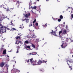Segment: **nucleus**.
<instances>
[{"instance_id":"nucleus-1","label":"nucleus","mask_w":73,"mask_h":73,"mask_svg":"<svg viewBox=\"0 0 73 73\" xmlns=\"http://www.w3.org/2000/svg\"><path fill=\"white\" fill-rule=\"evenodd\" d=\"M47 62V60L44 61L43 60H39L38 61L36 60H35V61H33L31 63L33 65H41V63H46Z\"/></svg>"},{"instance_id":"nucleus-2","label":"nucleus","mask_w":73,"mask_h":73,"mask_svg":"<svg viewBox=\"0 0 73 73\" xmlns=\"http://www.w3.org/2000/svg\"><path fill=\"white\" fill-rule=\"evenodd\" d=\"M3 20H1V19H0V34L4 33V32H6V28H7V27L3 26L1 24V21Z\"/></svg>"},{"instance_id":"nucleus-3","label":"nucleus","mask_w":73,"mask_h":73,"mask_svg":"<svg viewBox=\"0 0 73 73\" xmlns=\"http://www.w3.org/2000/svg\"><path fill=\"white\" fill-rule=\"evenodd\" d=\"M7 17H5L4 15L2 14L1 15V16L0 19H1V20H3L6 18H7Z\"/></svg>"},{"instance_id":"nucleus-4","label":"nucleus","mask_w":73,"mask_h":73,"mask_svg":"<svg viewBox=\"0 0 73 73\" xmlns=\"http://www.w3.org/2000/svg\"><path fill=\"white\" fill-rule=\"evenodd\" d=\"M50 34L51 35H53L54 36H57V35H56V31H53V30H52V32L50 33Z\"/></svg>"},{"instance_id":"nucleus-5","label":"nucleus","mask_w":73,"mask_h":73,"mask_svg":"<svg viewBox=\"0 0 73 73\" xmlns=\"http://www.w3.org/2000/svg\"><path fill=\"white\" fill-rule=\"evenodd\" d=\"M22 20L23 21H24L25 20L26 24L28 23V22L29 21V19L27 18H25V19H23Z\"/></svg>"},{"instance_id":"nucleus-6","label":"nucleus","mask_w":73,"mask_h":73,"mask_svg":"<svg viewBox=\"0 0 73 73\" xmlns=\"http://www.w3.org/2000/svg\"><path fill=\"white\" fill-rule=\"evenodd\" d=\"M30 15H31L30 13H29L28 15L26 14V15H24V16H25L26 18L28 19V16H30Z\"/></svg>"},{"instance_id":"nucleus-7","label":"nucleus","mask_w":73,"mask_h":73,"mask_svg":"<svg viewBox=\"0 0 73 73\" xmlns=\"http://www.w3.org/2000/svg\"><path fill=\"white\" fill-rule=\"evenodd\" d=\"M5 63L4 62H2L0 64V66L1 67H3Z\"/></svg>"},{"instance_id":"nucleus-8","label":"nucleus","mask_w":73,"mask_h":73,"mask_svg":"<svg viewBox=\"0 0 73 73\" xmlns=\"http://www.w3.org/2000/svg\"><path fill=\"white\" fill-rule=\"evenodd\" d=\"M66 30H64L62 31V33L63 34H66Z\"/></svg>"},{"instance_id":"nucleus-9","label":"nucleus","mask_w":73,"mask_h":73,"mask_svg":"<svg viewBox=\"0 0 73 73\" xmlns=\"http://www.w3.org/2000/svg\"><path fill=\"white\" fill-rule=\"evenodd\" d=\"M4 50V48H3L2 47L0 49V54H1L2 53V51Z\"/></svg>"},{"instance_id":"nucleus-10","label":"nucleus","mask_w":73,"mask_h":73,"mask_svg":"<svg viewBox=\"0 0 73 73\" xmlns=\"http://www.w3.org/2000/svg\"><path fill=\"white\" fill-rule=\"evenodd\" d=\"M6 52H7V50H4L3 51V54H6Z\"/></svg>"},{"instance_id":"nucleus-11","label":"nucleus","mask_w":73,"mask_h":73,"mask_svg":"<svg viewBox=\"0 0 73 73\" xmlns=\"http://www.w3.org/2000/svg\"><path fill=\"white\" fill-rule=\"evenodd\" d=\"M69 39L68 38H66V39L65 40V42H68V41H69Z\"/></svg>"},{"instance_id":"nucleus-12","label":"nucleus","mask_w":73,"mask_h":73,"mask_svg":"<svg viewBox=\"0 0 73 73\" xmlns=\"http://www.w3.org/2000/svg\"><path fill=\"white\" fill-rule=\"evenodd\" d=\"M32 55H36V54H37V52H32Z\"/></svg>"},{"instance_id":"nucleus-13","label":"nucleus","mask_w":73,"mask_h":73,"mask_svg":"<svg viewBox=\"0 0 73 73\" xmlns=\"http://www.w3.org/2000/svg\"><path fill=\"white\" fill-rule=\"evenodd\" d=\"M68 61H69V62H70V63L73 62V60L72 59L68 60Z\"/></svg>"},{"instance_id":"nucleus-14","label":"nucleus","mask_w":73,"mask_h":73,"mask_svg":"<svg viewBox=\"0 0 73 73\" xmlns=\"http://www.w3.org/2000/svg\"><path fill=\"white\" fill-rule=\"evenodd\" d=\"M67 64L69 66V68H70L71 69L70 70H72V66H70L69 65V63H68V62L67 63Z\"/></svg>"},{"instance_id":"nucleus-15","label":"nucleus","mask_w":73,"mask_h":73,"mask_svg":"<svg viewBox=\"0 0 73 73\" xmlns=\"http://www.w3.org/2000/svg\"><path fill=\"white\" fill-rule=\"evenodd\" d=\"M19 28H24V26L23 25H20V27H19Z\"/></svg>"},{"instance_id":"nucleus-16","label":"nucleus","mask_w":73,"mask_h":73,"mask_svg":"<svg viewBox=\"0 0 73 73\" xmlns=\"http://www.w3.org/2000/svg\"><path fill=\"white\" fill-rule=\"evenodd\" d=\"M9 25H12V26H14V25H15V24L13 23L11 21V24Z\"/></svg>"},{"instance_id":"nucleus-17","label":"nucleus","mask_w":73,"mask_h":73,"mask_svg":"<svg viewBox=\"0 0 73 73\" xmlns=\"http://www.w3.org/2000/svg\"><path fill=\"white\" fill-rule=\"evenodd\" d=\"M20 38H20V36H17V38H16L17 40H19V39H20Z\"/></svg>"},{"instance_id":"nucleus-18","label":"nucleus","mask_w":73,"mask_h":73,"mask_svg":"<svg viewBox=\"0 0 73 73\" xmlns=\"http://www.w3.org/2000/svg\"><path fill=\"white\" fill-rule=\"evenodd\" d=\"M5 66L6 67H7V68H8V67L9 66L8 65H7V63H5Z\"/></svg>"},{"instance_id":"nucleus-19","label":"nucleus","mask_w":73,"mask_h":73,"mask_svg":"<svg viewBox=\"0 0 73 73\" xmlns=\"http://www.w3.org/2000/svg\"><path fill=\"white\" fill-rule=\"evenodd\" d=\"M65 44H66V45L67 44H65V43H62V44L61 45V46H67V45H65Z\"/></svg>"},{"instance_id":"nucleus-20","label":"nucleus","mask_w":73,"mask_h":73,"mask_svg":"<svg viewBox=\"0 0 73 73\" xmlns=\"http://www.w3.org/2000/svg\"><path fill=\"white\" fill-rule=\"evenodd\" d=\"M14 30L15 31H16V29L15 28H12L10 30V31H13Z\"/></svg>"},{"instance_id":"nucleus-21","label":"nucleus","mask_w":73,"mask_h":73,"mask_svg":"<svg viewBox=\"0 0 73 73\" xmlns=\"http://www.w3.org/2000/svg\"><path fill=\"white\" fill-rule=\"evenodd\" d=\"M25 44H29V42L27 40H26L25 41Z\"/></svg>"},{"instance_id":"nucleus-22","label":"nucleus","mask_w":73,"mask_h":73,"mask_svg":"<svg viewBox=\"0 0 73 73\" xmlns=\"http://www.w3.org/2000/svg\"><path fill=\"white\" fill-rule=\"evenodd\" d=\"M31 7L32 9H36L37 8V7H36V6H35L34 7H32V6H31Z\"/></svg>"},{"instance_id":"nucleus-23","label":"nucleus","mask_w":73,"mask_h":73,"mask_svg":"<svg viewBox=\"0 0 73 73\" xmlns=\"http://www.w3.org/2000/svg\"><path fill=\"white\" fill-rule=\"evenodd\" d=\"M17 3L16 4V5H17V3L18 4H20V3H21V2H19V1H18L17 2Z\"/></svg>"},{"instance_id":"nucleus-24","label":"nucleus","mask_w":73,"mask_h":73,"mask_svg":"<svg viewBox=\"0 0 73 73\" xmlns=\"http://www.w3.org/2000/svg\"><path fill=\"white\" fill-rule=\"evenodd\" d=\"M60 19H63V16L62 15H61L60 16Z\"/></svg>"},{"instance_id":"nucleus-25","label":"nucleus","mask_w":73,"mask_h":73,"mask_svg":"<svg viewBox=\"0 0 73 73\" xmlns=\"http://www.w3.org/2000/svg\"><path fill=\"white\" fill-rule=\"evenodd\" d=\"M40 71H41L42 72H43V71H44V70L42 69H40Z\"/></svg>"},{"instance_id":"nucleus-26","label":"nucleus","mask_w":73,"mask_h":73,"mask_svg":"<svg viewBox=\"0 0 73 73\" xmlns=\"http://www.w3.org/2000/svg\"><path fill=\"white\" fill-rule=\"evenodd\" d=\"M16 44H19V42L17 41L15 43Z\"/></svg>"},{"instance_id":"nucleus-27","label":"nucleus","mask_w":73,"mask_h":73,"mask_svg":"<svg viewBox=\"0 0 73 73\" xmlns=\"http://www.w3.org/2000/svg\"><path fill=\"white\" fill-rule=\"evenodd\" d=\"M43 26L44 27V28H45L47 27V25H46V24L44 25H43Z\"/></svg>"},{"instance_id":"nucleus-28","label":"nucleus","mask_w":73,"mask_h":73,"mask_svg":"<svg viewBox=\"0 0 73 73\" xmlns=\"http://www.w3.org/2000/svg\"><path fill=\"white\" fill-rule=\"evenodd\" d=\"M58 21L59 22H60V21H61V19L60 18L59 19H58Z\"/></svg>"},{"instance_id":"nucleus-29","label":"nucleus","mask_w":73,"mask_h":73,"mask_svg":"<svg viewBox=\"0 0 73 73\" xmlns=\"http://www.w3.org/2000/svg\"><path fill=\"white\" fill-rule=\"evenodd\" d=\"M7 11V12H9V11H11V10H9V8H7V9L6 10Z\"/></svg>"},{"instance_id":"nucleus-30","label":"nucleus","mask_w":73,"mask_h":73,"mask_svg":"<svg viewBox=\"0 0 73 73\" xmlns=\"http://www.w3.org/2000/svg\"><path fill=\"white\" fill-rule=\"evenodd\" d=\"M32 46L34 48H36V49L38 47V46H37V47H36L35 46Z\"/></svg>"},{"instance_id":"nucleus-31","label":"nucleus","mask_w":73,"mask_h":73,"mask_svg":"<svg viewBox=\"0 0 73 73\" xmlns=\"http://www.w3.org/2000/svg\"><path fill=\"white\" fill-rule=\"evenodd\" d=\"M33 58H32L30 59V61L31 62V63H32V62L33 61Z\"/></svg>"},{"instance_id":"nucleus-32","label":"nucleus","mask_w":73,"mask_h":73,"mask_svg":"<svg viewBox=\"0 0 73 73\" xmlns=\"http://www.w3.org/2000/svg\"><path fill=\"white\" fill-rule=\"evenodd\" d=\"M26 48L28 49H30L31 47H30V46H27Z\"/></svg>"},{"instance_id":"nucleus-33","label":"nucleus","mask_w":73,"mask_h":73,"mask_svg":"<svg viewBox=\"0 0 73 73\" xmlns=\"http://www.w3.org/2000/svg\"><path fill=\"white\" fill-rule=\"evenodd\" d=\"M70 54H73V50H72L70 52Z\"/></svg>"},{"instance_id":"nucleus-34","label":"nucleus","mask_w":73,"mask_h":73,"mask_svg":"<svg viewBox=\"0 0 73 73\" xmlns=\"http://www.w3.org/2000/svg\"><path fill=\"white\" fill-rule=\"evenodd\" d=\"M35 37H35V35H33V36H32V38H35Z\"/></svg>"},{"instance_id":"nucleus-35","label":"nucleus","mask_w":73,"mask_h":73,"mask_svg":"<svg viewBox=\"0 0 73 73\" xmlns=\"http://www.w3.org/2000/svg\"><path fill=\"white\" fill-rule=\"evenodd\" d=\"M36 21V19H35L33 21V24H34V23H35Z\"/></svg>"},{"instance_id":"nucleus-36","label":"nucleus","mask_w":73,"mask_h":73,"mask_svg":"<svg viewBox=\"0 0 73 73\" xmlns=\"http://www.w3.org/2000/svg\"><path fill=\"white\" fill-rule=\"evenodd\" d=\"M16 72H18V73H19V72H20V70H18L17 69H16Z\"/></svg>"},{"instance_id":"nucleus-37","label":"nucleus","mask_w":73,"mask_h":73,"mask_svg":"<svg viewBox=\"0 0 73 73\" xmlns=\"http://www.w3.org/2000/svg\"><path fill=\"white\" fill-rule=\"evenodd\" d=\"M26 61L27 62H29V59L28 60H26Z\"/></svg>"},{"instance_id":"nucleus-38","label":"nucleus","mask_w":73,"mask_h":73,"mask_svg":"<svg viewBox=\"0 0 73 73\" xmlns=\"http://www.w3.org/2000/svg\"><path fill=\"white\" fill-rule=\"evenodd\" d=\"M65 46H61V48H65Z\"/></svg>"},{"instance_id":"nucleus-39","label":"nucleus","mask_w":73,"mask_h":73,"mask_svg":"<svg viewBox=\"0 0 73 73\" xmlns=\"http://www.w3.org/2000/svg\"><path fill=\"white\" fill-rule=\"evenodd\" d=\"M29 32H33L34 31H32V30H31L29 29Z\"/></svg>"},{"instance_id":"nucleus-40","label":"nucleus","mask_w":73,"mask_h":73,"mask_svg":"<svg viewBox=\"0 0 73 73\" xmlns=\"http://www.w3.org/2000/svg\"><path fill=\"white\" fill-rule=\"evenodd\" d=\"M17 49H20V46H17Z\"/></svg>"},{"instance_id":"nucleus-41","label":"nucleus","mask_w":73,"mask_h":73,"mask_svg":"<svg viewBox=\"0 0 73 73\" xmlns=\"http://www.w3.org/2000/svg\"><path fill=\"white\" fill-rule=\"evenodd\" d=\"M61 33H62V31H60L59 32V34L60 35V34H61Z\"/></svg>"},{"instance_id":"nucleus-42","label":"nucleus","mask_w":73,"mask_h":73,"mask_svg":"<svg viewBox=\"0 0 73 73\" xmlns=\"http://www.w3.org/2000/svg\"><path fill=\"white\" fill-rule=\"evenodd\" d=\"M35 25L36 26H38V23H36L35 24Z\"/></svg>"},{"instance_id":"nucleus-43","label":"nucleus","mask_w":73,"mask_h":73,"mask_svg":"<svg viewBox=\"0 0 73 73\" xmlns=\"http://www.w3.org/2000/svg\"><path fill=\"white\" fill-rule=\"evenodd\" d=\"M19 50L18 49L17 50V51L16 52L17 53H19Z\"/></svg>"},{"instance_id":"nucleus-44","label":"nucleus","mask_w":73,"mask_h":73,"mask_svg":"<svg viewBox=\"0 0 73 73\" xmlns=\"http://www.w3.org/2000/svg\"><path fill=\"white\" fill-rule=\"evenodd\" d=\"M20 6V4H18V5H17V8H19V6Z\"/></svg>"},{"instance_id":"nucleus-45","label":"nucleus","mask_w":73,"mask_h":73,"mask_svg":"<svg viewBox=\"0 0 73 73\" xmlns=\"http://www.w3.org/2000/svg\"><path fill=\"white\" fill-rule=\"evenodd\" d=\"M32 26V24H31V25H29V27H31V26Z\"/></svg>"},{"instance_id":"nucleus-46","label":"nucleus","mask_w":73,"mask_h":73,"mask_svg":"<svg viewBox=\"0 0 73 73\" xmlns=\"http://www.w3.org/2000/svg\"><path fill=\"white\" fill-rule=\"evenodd\" d=\"M6 29H7V30H8L9 31V30H10V29H9V28H7Z\"/></svg>"},{"instance_id":"nucleus-47","label":"nucleus","mask_w":73,"mask_h":73,"mask_svg":"<svg viewBox=\"0 0 73 73\" xmlns=\"http://www.w3.org/2000/svg\"><path fill=\"white\" fill-rule=\"evenodd\" d=\"M10 9H11V10H13V8H10Z\"/></svg>"},{"instance_id":"nucleus-48","label":"nucleus","mask_w":73,"mask_h":73,"mask_svg":"<svg viewBox=\"0 0 73 73\" xmlns=\"http://www.w3.org/2000/svg\"><path fill=\"white\" fill-rule=\"evenodd\" d=\"M59 35H60V36H59L60 37V38H61V37H62V36L60 35V34Z\"/></svg>"},{"instance_id":"nucleus-49","label":"nucleus","mask_w":73,"mask_h":73,"mask_svg":"<svg viewBox=\"0 0 73 73\" xmlns=\"http://www.w3.org/2000/svg\"><path fill=\"white\" fill-rule=\"evenodd\" d=\"M31 7V5H30L29 7V9H31V7Z\"/></svg>"},{"instance_id":"nucleus-50","label":"nucleus","mask_w":73,"mask_h":73,"mask_svg":"<svg viewBox=\"0 0 73 73\" xmlns=\"http://www.w3.org/2000/svg\"><path fill=\"white\" fill-rule=\"evenodd\" d=\"M33 27H35V25H34V24H33Z\"/></svg>"},{"instance_id":"nucleus-51","label":"nucleus","mask_w":73,"mask_h":73,"mask_svg":"<svg viewBox=\"0 0 73 73\" xmlns=\"http://www.w3.org/2000/svg\"><path fill=\"white\" fill-rule=\"evenodd\" d=\"M71 16L72 18H73V14Z\"/></svg>"},{"instance_id":"nucleus-52","label":"nucleus","mask_w":73,"mask_h":73,"mask_svg":"<svg viewBox=\"0 0 73 73\" xmlns=\"http://www.w3.org/2000/svg\"><path fill=\"white\" fill-rule=\"evenodd\" d=\"M46 43H45L44 44V45H46Z\"/></svg>"},{"instance_id":"nucleus-53","label":"nucleus","mask_w":73,"mask_h":73,"mask_svg":"<svg viewBox=\"0 0 73 73\" xmlns=\"http://www.w3.org/2000/svg\"><path fill=\"white\" fill-rule=\"evenodd\" d=\"M57 27H56V28H55V29H56V31H57Z\"/></svg>"},{"instance_id":"nucleus-54","label":"nucleus","mask_w":73,"mask_h":73,"mask_svg":"<svg viewBox=\"0 0 73 73\" xmlns=\"http://www.w3.org/2000/svg\"><path fill=\"white\" fill-rule=\"evenodd\" d=\"M32 46H35V45H34V44H32Z\"/></svg>"},{"instance_id":"nucleus-55","label":"nucleus","mask_w":73,"mask_h":73,"mask_svg":"<svg viewBox=\"0 0 73 73\" xmlns=\"http://www.w3.org/2000/svg\"><path fill=\"white\" fill-rule=\"evenodd\" d=\"M29 54L31 55V54H32V53H30Z\"/></svg>"},{"instance_id":"nucleus-56","label":"nucleus","mask_w":73,"mask_h":73,"mask_svg":"<svg viewBox=\"0 0 73 73\" xmlns=\"http://www.w3.org/2000/svg\"><path fill=\"white\" fill-rule=\"evenodd\" d=\"M36 1H40V0H36Z\"/></svg>"},{"instance_id":"nucleus-57","label":"nucleus","mask_w":73,"mask_h":73,"mask_svg":"<svg viewBox=\"0 0 73 73\" xmlns=\"http://www.w3.org/2000/svg\"><path fill=\"white\" fill-rule=\"evenodd\" d=\"M7 57H9V56H8V55H7Z\"/></svg>"},{"instance_id":"nucleus-58","label":"nucleus","mask_w":73,"mask_h":73,"mask_svg":"<svg viewBox=\"0 0 73 73\" xmlns=\"http://www.w3.org/2000/svg\"><path fill=\"white\" fill-rule=\"evenodd\" d=\"M4 8L5 9H6V8L5 7Z\"/></svg>"},{"instance_id":"nucleus-59","label":"nucleus","mask_w":73,"mask_h":73,"mask_svg":"<svg viewBox=\"0 0 73 73\" xmlns=\"http://www.w3.org/2000/svg\"><path fill=\"white\" fill-rule=\"evenodd\" d=\"M10 52H12V50H11L9 51Z\"/></svg>"},{"instance_id":"nucleus-60","label":"nucleus","mask_w":73,"mask_h":73,"mask_svg":"<svg viewBox=\"0 0 73 73\" xmlns=\"http://www.w3.org/2000/svg\"><path fill=\"white\" fill-rule=\"evenodd\" d=\"M70 7H68V9H70Z\"/></svg>"},{"instance_id":"nucleus-61","label":"nucleus","mask_w":73,"mask_h":73,"mask_svg":"<svg viewBox=\"0 0 73 73\" xmlns=\"http://www.w3.org/2000/svg\"><path fill=\"white\" fill-rule=\"evenodd\" d=\"M65 24V23H64V24Z\"/></svg>"},{"instance_id":"nucleus-62","label":"nucleus","mask_w":73,"mask_h":73,"mask_svg":"<svg viewBox=\"0 0 73 73\" xmlns=\"http://www.w3.org/2000/svg\"><path fill=\"white\" fill-rule=\"evenodd\" d=\"M19 43H21V41H19Z\"/></svg>"},{"instance_id":"nucleus-63","label":"nucleus","mask_w":73,"mask_h":73,"mask_svg":"<svg viewBox=\"0 0 73 73\" xmlns=\"http://www.w3.org/2000/svg\"><path fill=\"white\" fill-rule=\"evenodd\" d=\"M46 1H49V0H46Z\"/></svg>"},{"instance_id":"nucleus-64","label":"nucleus","mask_w":73,"mask_h":73,"mask_svg":"<svg viewBox=\"0 0 73 73\" xmlns=\"http://www.w3.org/2000/svg\"><path fill=\"white\" fill-rule=\"evenodd\" d=\"M7 19H8V20H9V18H8Z\"/></svg>"}]
</instances>
